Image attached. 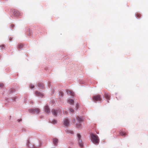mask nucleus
Returning a JSON list of instances; mask_svg holds the SVG:
<instances>
[{
  "label": "nucleus",
  "mask_w": 148,
  "mask_h": 148,
  "mask_svg": "<svg viewBox=\"0 0 148 148\" xmlns=\"http://www.w3.org/2000/svg\"><path fill=\"white\" fill-rule=\"evenodd\" d=\"M68 93H69L70 95L72 96L74 95V93L73 91H69V92H67V94H68Z\"/></svg>",
  "instance_id": "14"
},
{
  "label": "nucleus",
  "mask_w": 148,
  "mask_h": 148,
  "mask_svg": "<svg viewBox=\"0 0 148 148\" xmlns=\"http://www.w3.org/2000/svg\"><path fill=\"white\" fill-rule=\"evenodd\" d=\"M93 99L95 101H100L101 97L99 95H95L93 97Z\"/></svg>",
  "instance_id": "6"
},
{
  "label": "nucleus",
  "mask_w": 148,
  "mask_h": 148,
  "mask_svg": "<svg viewBox=\"0 0 148 148\" xmlns=\"http://www.w3.org/2000/svg\"><path fill=\"white\" fill-rule=\"evenodd\" d=\"M45 110L47 113H49L50 112V110L48 106H45Z\"/></svg>",
  "instance_id": "9"
},
{
  "label": "nucleus",
  "mask_w": 148,
  "mask_h": 148,
  "mask_svg": "<svg viewBox=\"0 0 148 148\" xmlns=\"http://www.w3.org/2000/svg\"><path fill=\"white\" fill-rule=\"evenodd\" d=\"M38 86L41 88H42L43 86V84L41 83H38Z\"/></svg>",
  "instance_id": "13"
},
{
  "label": "nucleus",
  "mask_w": 148,
  "mask_h": 148,
  "mask_svg": "<svg viewBox=\"0 0 148 148\" xmlns=\"http://www.w3.org/2000/svg\"><path fill=\"white\" fill-rule=\"evenodd\" d=\"M66 132L67 134H73V132L70 130L67 129L66 130Z\"/></svg>",
  "instance_id": "10"
},
{
  "label": "nucleus",
  "mask_w": 148,
  "mask_h": 148,
  "mask_svg": "<svg viewBox=\"0 0 148 148\" xmlns=\"http://www.w3.org/2000/svg\"><path fill=\"white\" fill-rule=\"evenodd\" d=\"M63 110V112L64 113H64H66H66H68L67 112V111H64V109H63V110Z\"/></svg>",
  "instance_id": "25"
},
{
  "label": "nucleus",
  "mask_w": 148,
  "mask_h": 148,
  "mask_svg": "<svg viewBox=\"0 0 148 148\" xmlns=\"http://www.w3.org/2000/svg\"><path fill=\"white\" fill-rule=\"evenodd\" d=\"M35 94L39 96H41L42 95V94L41 93V92H39L38 91H35Z\"/></svg>",
  "instance_id": "11"
},
{
  "label": "nucleus",
  "mask_w": 148,
  "mask_h": 148,
  "mask_svg": "<svg viewBox=\"0 0 148 148\" xmlns=\"http://www.w3.org/2000/svg\"><path fill=\"white\" fill-rule=\"evenodd\" d=\"M29 112L31 114H34L35 113H38L40 112V110L39 109L36 108L35 109H30L29 110Z\"/></svg>",
  "instance_id": "4"
},
{
  "label": "nucleus",
  "mask_w": 148,
  "mask_h": 148,
  "mask_svg": "<svg viewBox=\"0 0 148 148\" xmlns=\"http://www.w3.org/2000/svg\"><path fill=\"white\" fill-rule=\"evenodd\" d=\"M76 120L77 121V122L78 123H77L76 122V121L75 120V119H74L73 121V122L76 125V126L78 127L79 128L81 127V125L80 124V123L82 122L83 121V119L82 118L80 117L79 116H77L76 117Z\"/></svg>",
  "instance_id": "1"
},
{
  "label": "nucleus",
  "mask_w": 148,
  "mask_h": 148,
  "mask_svg": "<svg viewBox=\"0 0 148 148\" xmlns=\"http://www.w3.org/2000/svg\"><path fill=\"white\" fill-rule=\"evenodd\" d=\"M3 47H4V45H2V46L1 45V47L2 48H3Z\"/></svg>",
  "instance_id": "26"
},
{
  "label": "nucleus",
  "mask_w": 148,
  "mask_h": 148,
  "mask_svg": "<svg viewBox=\"0 0 148 148\" xmlns=\"http://www.w3.org/2000/svg\"><path fill=\"white\" fill-rule=\"evenodd\" d=\"M35 148H38L37 147H35Z\"/></svg>",
  "instance_id": "27"
},
{
  "label": "nucleus",
  "mask_w": 148,
  "mask_h": 148,
  "mask_svg": "<svg viewBox=\"0 0 148 148\" xmlns=\"http://www.w3.org/2000/svg\"><path fill=\"white\" fill-rule=\"evenodd\" d=\"M105 96L106 98L107 99V101H108V100L109 99V98H110L109 95L107 94H106L105 95Z\"/></svg>",
  "instance_id": "16"
},
{
  "label": "nucleus",
  "mask_w": 148,
  "mask_h": 148,
  "mask_svg": "<svg viewBox=\"0 0 148 148\" xmlns=\"http://www.w3.org/2000/svg\"><path fill=\"white\" fill-rule=\"evenodd\" d=\"M3 86V84H0V88H2Z\"/></svg>",
  "instance_id": "24"
},
{
  "label": "nucleus",
  "mask_w": 148,
  "mask_h": 148,
  "mask_svg": "<svg viewBox=\"0 0 148 148\" xmlns=\"http://www.w3.org/2000/svg\"><path fill=\"white\" fill-rule=\"evenodd\" d=\"M52 112L53 115L56 116L58 113V111L57 110L53 109L52 110Z\"/></svg>",
  "instance_id": "7"
},
{
  "label": "nucleus",
  "mask_w": 148,
  "mask_h": 148,
  "mask_svg": "<svg viewBox=\"0 0 148 148\" xmlns=\"http://www.w3.org/2000/svg\"><path fill=\"white\" fill-rule=\"evenodd\" d=\"M91 140L93 143L95 144L98 143L99 141L98 136L93 134H91Z\"/></svg>",
  "instance_id": "2"
},
{
  "label": "nucleus",
  "mask_w": 148,
  "mask_h": 148,
  "mask_svg": "<svg viewBox=\"0 0 148 148\" xmlns=\"http://www.w3.org/2000/svg\"><path fill=\"white\" fill-rule=\"evenodd\" d=\"M57 122V121L56 120H53V122L52 123L54 124H55V123H56Z\"/></svg>",
  "instance_id": "23"
},
{
  "label": "nucleus",
  "mask_w": 148,
  "mask_h": 148,
  "mask_svg": "<svg viewBox=\"0 0 148 148\" xmlns=\"http://www.w3.org/2000/svg\"><path fill=\"white\" fill-rule=\"evenodd\" d=\"M69 111L70 113H73L75 111L74 110L71 108L70 109Z\"/></svg>",
  "instance_id": "15"
},
{
  "label": "nucleus",
  "mask_w": 148,
  "mask_h": 148,
  "mask_svg": "<svg viewBox=\"0 0 148 148\" xmlns=\"http://www.w3.org/2000/svg\"><path fill=\"white\" fill-rule=\"evenodd\" d=\"M53 142L54 145H56L58 143V139L57 138L54 139L53 140Z\"/></svg>",
  "instance_id": "12"
},
{
  "label": "nucleus",
  "mask_w": 148,
  "mask_h": 148,
  "mask_svg": "<svg viewBox=\"0 0 148 148\" xmlns=\"http://www.w3.org/2000/svg\"><path fill=\"white\" fill-rule=\"evenodd\" d=\"M30 87L31 89H34V86L31 84L30 86Z\"/></svg>",
  "instance_id": "20"
},
{
  "label": "nucleus",
  "mask_w": 148,
  "mask_h": 148,
  "mask_svg": "<svg viewBox=\"0 0 148 148\" xmlns=\"http://www.w3.org/2000/svg\"><path fill=\"white\" fill-rule=\"evenodd\" d=\"M63 124L65 126L68 127L70 125V121L69 119L67 118H65L63 119L62 122Z\"/></svg>",
  "instance_id": "3"
},
{
  "label": "nucleus",
  "mask_w": 148,
  "mask_h": 148,
  "mask_svg": "<svg viewBox=\"0 0 148 148\" xmlns=\"http://www.w3.org/2000/svg\"><path fill=\"white\" fill-rule=\"evenodd\" d=\"M68 102L71 105H73L74 103V101L71 99H69L68 100Z\"/></svg>",
  "instance_id": "8"
},
{
  "label": "nucleus",
  "mask_w": 148,
  "mask_h": 148,
  "mask_svg": "<svg viewBox=\"0 0 148 148\" xmlns=\"http://www.w3.org/2000/svg\"><path fill=\"white\" fill-rule=\"evenodd\" d=\"M22 47V45H18V49H21Z\"/></svg>",
  "instance_id": "22"
},
{
  "label": "nucleus",
  "mask_w": 148,
  "mask_h": 148,
  "mask_svg": "<svg viewBox=\"0 0 148 148\" xmlns=\"http://www.w3.org/2000/svg\"><path fill=\"white\" fill-rule=\"evenodd\" d=\"M77 136L78 141V144L79 146L81 147H83V143L81 139V136L80 134H77Z\"/></svg>",
  "instance_id": "5"
},
{
  "label": "nucleus",
  "mask_w": 148,
  "mask_h": 148,
  "mask_svg": "<svg viewBox=\"0 0 148 148\" xmlns=\"http://www.w3.org/2000/svg\"><path fill=\"white\" fill-rule=\"evenodd\" d=\"M16 97H14L13 98H12L11 99V100H12V101H15L16 99Z\"/></svg>",
  "instance_id": "21"
},
{
  "label": "nucleus",
  "mask_w": 148,
  "mask_h": 148,
  "mask_svg": "<svg viewBox=\"0 0 148 148\" xmlns=\"http://www.w3.org/2000/svg\"><path fill=\"white\" fill-rule=\"evenodd\" d=\"M120 134L121 136H123L124 135H125L126 134L125 132H121L120 133Z\"/></svg>",
  "instance_id": "19"
},
{
  "label": "nucleus",
  "mask_w": 148,
  "mask_h": 148,
  "mask_svg": "<svg viewBox=\"0 0 148 148\" xmlns=\"http://www.w3.org/2000/svg\"><path fill=\"white\" fill-rule=\"evenodd\" d=\"M59 95L60 97H62L63 96V93L62 92H59Z\"/></svg>",
  "instance_id": "18"
},
{
  "label": "nucleus",
  "mask_w": 148,
  "mask_h": 148,
  "mask_svg": "<svg viewBox=\"0 0 148 148\" xmlns=\"http://www.w3.org/2000/svg\"><path fill=\"white\" fill-rule=\"evenodd\" d=\"M15 90L13 89H11L9 92V94H11L12 92H15Z\"/></svg>",
  "instance_id": "17"
}]
</instances>
